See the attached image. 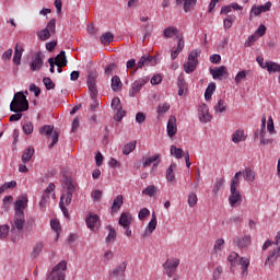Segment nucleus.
<instances>
[{"label":"nucleus","instance_id":"1","mask_svg":"<svg viewBox=\"0 0 280 280\" xmlns=\"http://www.w3.org/2000/svg\"><path fill=\"white\" fill-rule=\"evenodd\" d=\"M240 176H242V171L236 172L231 179L229 196V202L231 207H236L237 203L242 202V192L237 190V187H240Z\"/></svg>","mask_w":280,"mask_h":280},{"label":"nucleus","instance_id":"2","mask_svg":"<svg viewBox=\"0 0 280 280\" xmlns=\"http://www.w3.org/2000/svg\"><path fill=\"white\" fill-rule=\"evenodd\" d=\"M30 109V102L23 92H18L10 104L11 113H25Z\"/></svg>","mask_w":280,"mask_h":280},{"label":"nucleus","instance_id":"3","mask_svg":"<svg viewBox=\"0 0 280 280\" xmlns=\"http://www.w3.org/2000/svg\"><path fill=\"white\" fill-rule=\"evenodd\" d=\"M62 187L66 189V194H62L60 198L65 199L66 207H68V205H71V200H73V194H75L78 184L70 177H66Z\"/></svg>","mask_w":280,"mask_h":280},{"label":"nucleus","instance_id":"4","mask_svg":"<svg viewBox=\"0 0 280 280\" xmlns=\"http://www.w3.org/2000/svg\"><path fill=\"white\" fill-rule=\"evenodd\" d=\"M67 270V260H61L56 265L48 275L47 280H65Z\"/></svg>","mask_w":280,"mask_h":280},{"label":"nucleus","instance_id":"5","mask_svg":"<svg viewBox=\"0 0 280 280\" xmlns=\"http://www.w3.org/2000/svg\"><path fill=\"white\" fill-rule=\"evenodd\" d=\"M201 54L199 49H194L188 55V61L184 63L185 73H194L198 67V55Z\"/></svg>","mask_w":280,"mask_h":280},{"label":"nucleus","instance_id":"6","mask_svg":"<svg viewBox=\"0 0 280 280\" xmlns=\"http://www.w3.org/2000/svg\"><path fill=\"white\" fill-rule=\"evenodd\" d=\"M25 226V214H14L11 221V233H22Z\"/></svg>","mask_w":280,"mask_h":280},{"label":"nucleus","instance_id":"7","mask_svg":"<svg viewBox=\"0 0 280 280\" xmlns=\"http://www.w3.org/2000/svg\"><path fill=\"white\" fill-rule=\"evenodd\" d=\"M148 82H150V78H148V77H142V78L136 80L131 84V88L129 90V96L135 97V95L139 94L141 92V89H143V86H145V84H148Z\"/></svg>","mask_w":280,"mask_h":280},{"label":"nucleus","instance_id":"8","mask_svg":"<svg viewBox=\"0 0 280 280\" xmlns=\"http://www.w3.org/2000/svg\"><path fill=\"white\" fill-rule=\"evenodd\" d=\"M198 119L200 124H210V121L213 119V116L211 115V113H209V106L205 103L199 105Z\"/></svg>","mask_w":280,"mask_h":280},{"label":"nucleus","instance_id":"9","mask_svg":"<svg viewBox=\"0 0 280 280\" xmlns=\"http://www.w3.org/2000/svg\"><path fill=\"white\" fill-rule=\"evenodd\" d=\"M178 266H180V259L178 258L167 259L165 261L163 268L166 270V275L170 279L174 277V272H176V268H178Z\"/></svg>","mask_w":280,"mask_h":280},{"label":"nucleus","instance_id":"10","mask_svg":"<svg viewBox=\"0 0 280 280\" xmlns=\"http://www.w3.org/2000/svg\"><path fill=\"white\" fill-rule=\"evenodd\" d=\"M27 202L28 200L26 195L19 196L14 203L15 214L25 215L24 211L27 209Z\"/></svg>","mask_w":280,"mask_h":280},{"label":"nucleus","instance_id":"11","mask_svg":"<svg viewBox=\"0 0 280 280\" xmlns=\"http://www.w3.org/2000/svg\"><path fill=\"white\" fill-rule=\"evenodd\" d=\"M112 108L116 112L114 119H116V121H121L126 115V110L121 107V100H119V97H114L112 100Z\"/></svg>","mask_w":280,"mask_h":280},{"label":"nucleus","instance_id":"12","mask_svg":"<svg viewBox=\"0 0 280 280\" xmlns=\"http://www.w3.org/2000/svg\"><path fill=\"white\" fill-rule=\"evenodd\" d=\"M270 8H272V2L268 1L264 5L254 4L249 11V19L253 16H259L264 12H270Z\"/></svg>","mask_w":280,"mask_h":280},{"label":"nucleus","instance_id":"13","mask_svg":"<svg viewBox=\"0 0 280 280\" xmlns=\"http://www.w3.org/2000/svg\"><path fill=\"white\" fill-rule=\"evenodd\" d=\"M86 226L90 231H97L100 229V215L89 213L85 218Z\"/></svg>","mask_w":280,"mask_h":280},{"label":"nucleus","instance_id":"14","mask_svg":"<svg viewBox=\"0 0 280 280\" xmlns=\"http://www.w3.org/2000/svg\"><path fill=\"white\" fill-rule=\"evenodd\" d=\"M138 69H143V67H154L156 65V56H142L138 61Z\"/></svg>","mask_w":280,"mask_h":280},{"label":"nucleus","instance_id":"15","mask_svg":"<svg viewBox=\"0 0 280 280\" xmlns=\"http://www.w3.org/2000/svg\"><path fill=\"white\" fill-rule=\"evenodd\" d=\"M97 82L95 74L91 73L88 75V88L90 91V95L92 100H95L97 97Z\"/></svg>","mask_w":280,"mask_h":280},{"label":"nucleus","instance_id":"16","mask_svg":"<svg viewBox=\"0 0 280 280\" xmlns=\"http://www.w3.org/2000/svg\"><path fill=\"white\" fill-rule=\"evenodd\" d=\"M210 75H212L213 80H222L224 75H229V70L225 66L215 67L210 69Z\"/></svg>","mask_w":280,"mask_h":280},{"label":"nucleus","instance_id":"17","mask_svg":"<svg viewBox=\"0 0 280 280\" xmlns=\"http://www.w3.org/2000/svg\"><path fill=\"white\" fill-rule=\"evenodd\" d=\"M31 71H40L43 69V56L40 52H37L32 61L30 62Z\"/></svg>","mask_w":280,"mask_h":280},{"label":"nucleus","instance_id":"18","mask_svg":"<svg viewBox=\"0 0 280 280\" xmlns=\"http://www.w3.org/2000/svg\"><path fill=\"white\" fill-rule=\"evenodd\" d=\"M166 132L168 137H174V135L178 132V127L176 126V116H170L166 125Z\"/></svg>","mask_w":280,"mask_h":280},{"label":"nucleus","instance_id":"19","mask_svg":"<svg viewBox=\"0 0 280 280\" xmlns=\"http://www.w3.org/2000/svg\"><path fill=\"white\" fill-rule=\"evenodd\" d=\"M118 224L122 226V229H130V224H132V214H130V212H122Z\"/></svg>","mask_w":280,"mask_h":280},{"label":"nucleus","instance_id":"20","mask_svg":"<svg viewBox=\"0 0 280 280\" xmlns=\"http://www.w3.org/2000/svg\"><path fill=\"white\" fill-rule=\"evenodd\" d=\"M156 213H152L151 220L147 226V229L143 232V237H150V235H152L153 231H156Z\"/></svg>","mask_w":280,"mask_h":280},{"label":"nucleus","instance_id":"21","mask_svg":"<svg viewBox=\"0 0 280 280\" xmlns=\"http://www.w3.org/2000/svg\"><path fill=\"white\" fill-rule=\"evenodd\" d=\"M152 163H153V167H158L159 163H161V154H155L150 158H145L142 163V167H150Z\"/></svg>","mask_w":280,"mask_h":280},{"label":"nucleus","instance_id":"22","mask_svg":"<svg viewBox=\"0 0 280 280\" xmlns=\"http://www.w3.org/2000/svg\"><path fill=\"white\" fill-rule=\"evenodd\" d=\"M235 244L238 248H248L252 244L250 235H244L235 238Z\"/></svg>","mask_w":280,"mask_h":280},{"label":"nucleus","instance_id":"23","mask_svg":"<svg viewBox=\"0 0 280 280\" xmlns=\"http://www.w3.org/2000/svg\"><path fill=\"white\" fill-rule=\"evenodd\" d=\"M248 138V135L244 131V129H237L232 135L233 143H242L245 139Z\"/></svg>","mask_w":280,"mask_h":280},{"label":"nucleus","instance_id":"24","mask_svg":"<svg viewBox=\"0 0 280 280\" xmlns=\"http://www.w3.org/2000/svg\"><path fill=\"white\" fill-rule=\"evenodd\" d=\"M280 257V245L277 247V249H273L267 257L265 261V266H271V264H275L277 259Z\"/></svg>","mask_w":280,"mask_h":280},{"label":"nucleus","instance_id":"25","mask_svg":"<svg viewBox=\"0 0 280 280\" xmlns=\"http://www.w3.org/2000/svg\"><path fill=\"white\" fill-rule=\"evenodd\" d=\"M23 51H25L23 46L16 44L15 48H14V56H13L14 65H16V66L21 65V58H23Z\"/></svg>","mask_w":280,"mask_h":280},{"label":"nucleus","instance_id":"26","mask_svg":"<svg viewBox=\"0 0 280 280\" xmlns=\"http://www.w3.org/2000/svg\"><path fill=\"white\" fill-rule=\"evenodd\" d=\"M56 67H67V55L65 50H61L56 58H54Z\"/></svg>","mask_w":280,"mask_h":280},{"label":"nucleus","instance_id":"27","mask_svg":"<svg viewBox=\"0 0 280 280\" xmlns=\"http://www.w3.org/2000/svg\"><path fill=\"white\" fill-rule=\"evenodd\" d=\"M184 48H185V40H183V38H179L177 43V47L172 48V51H171L172 60H176V58H178V54H180V51H183Z\"/></svg>","mask_w":280,"mask_h":280},{"label":"nucleus","instance_id":"28","mask_svg":"<svg viewBox=\"0 0 280 280\" xmlns=\"http://www.w3.org/2000/svg\"><path fill=\"white\" fill-rule=\"evenodd\" d=\"M35 150L34 147H28L27 149L24 150L23 154H22V163L26 164L30 163L32 161V156H34L35 154Z\"/></svg>","mask_w":280,"mask_h":280},{"label":"nucleus","instance_id":"29","mask_svg":"<svg viewBox=\"0 0 280 280\" xmlns=\"http://www.w3.org/2000/svg\"><path fill=\"white\" fill-rule=\"evenodd\" d=\"M126 268H128V262L122 261L113 269L112 273L114 277H121L126 272Z\"/></svg>","mask_w":280,"mask_h":280},{"label":"nucleus","instance_id":"30","mask_svg":"<svg viewBox=\"0 0 280 280\" xmlns=\"http://www.w3.org/2000/svg\"><path fill=\"white\" fill-rule=\"evenodd\" d=\"M238 264L241 266L242 276L246 277V275H248V267L250 266V259L246 257H241Z\"/></svg>","mask_w":280,"mask_h":280},{"label":"nucleus","instance_id":"31","mask_svg":"<svg viewBox=\"0 0 280 280\" xmlns=\"http://www.w3.org/2000/svg\"><path fill=\"white\" fill-rule=\"evenodd\" d=\"M174 170H176V163H172L166 170V180L168 183H176V175L174 174Z\"/></svg>","mask_w":280,"mask_h":280},{"label":"nucleus","instance_id":"32","mask_svg":"<svg viewBox=\"0 0 280 280\" xmlns=\"http://www.w3.org/2000/svg\"><path fill=\"white\" fill-rule=\"evenodd\" d=\"M268 73H280V65L275 61H266L265 66Z\"/></svg>","mask_w":280,"mask_h":280},{"label":"nucleus","instance_id":"33","mask_svg":"<svg viewBox=\"0 0 280 280\" xmlns=\"http://www.w3.org/2000/svg\"><path fill=\"white\" fill-rule=\"evenodd\" d=\"M136 149H137V140H133L125 144V147L122 148V154L125 156H128V154L135 152Z\"/></svg>","mask_w":280,"mask_h":280},{"label":"nucleus","instance_id":"34","mask_svg":"<svg viewBox=\"0 0 280 280\" xmlns=\"http://www.w3.org/2000/svg\"><path fill=\"white\" fill-rule=\"evenodd\" d=\"M170 108H172V105H170V103H160L156 108L158 117H163L164 114L170 110Z\"/></svg>","mask_w":280,"mask_h":280},{"label":"nucleus","instance_id":"35","mask_svg":"<svg viewBox=\"0 0 280 280\" xmlns=\"http://www.w3.org/2000/svg\"><path fill=\"white\" fill-rule=\"evenodd\" d=\"M112 91H114L115 93H117V91H121V79H119V77L115 75L112 78Z\"/></svg>","mask_w":280,"mask_h":280},{"label":"nucleus","instance_id":"36","mask_svg":"<svg viewBox=\"0 0 280 280\" xmlns=\"http://www.w3.org/2000/svg\"><path fill=\"white\" fill-rule=\"evenodd\" d=\"M215 92V83L211 82L208 84L206 91H205V100L206 102H209L211 100L213 93Z\"/></svg>","mask_w":280,"mask_h":280},{"label":"nucleus","instance_id":"37","mask_svg":"<svg viewBox=\"0 0 280 280\" xmlns=\"http://www.w3.org/2000/svg\"><path fill=\"white\" fill-rule=\"evenodd\" d=\"M55 189H56V184L49 183L45 192L42 196V201L39 202V205H43L45 202V200H47V198H49V194H51V191H55Z\"/></svg>","mask_w":280,"mask_h":280},{"label":"nucleus","instance_id":"38","mask_svg":"<svg viewBox=\"0 0 280 280\" xmlns=\"http://www.w3.org/2000/svg\"><path fill=\"white\" fill-rule=\"evenodd\" d=\"M171 156H174L177 160L183 159V155L185 154V151L183 149L177 148L176 145H171Z\"/></svg>","mask_w":280,"mask_h":280},{"label":"nucleus","instance_id":"39","mask_svg":"<svg viewBox=\"0 0 280 280\" xmlns=\"http://www.w3.org/2000/svg\"><path fill=\"white\" fill-rule=\"evenodd\" d=\"M158 191H159V188L156 186L150 185L142 190V194L144 196H149L150 198H152V197L156 196Z\"/></svg>","mask_w":280,"mask_h":280},{"label":"nucleus","instance_id":"40","mask_svg":"<svg viewBox=\"0 0 280 280\" xmlns=\"http://www.w3.org/2000/svg\"><path fill=\"white\" fill-rule=\"evenodd\" d=\"M107 229L109 232L105 238V242H107V244H110V243L115 242V240H117V232L110 225H108Z\"/></svg>","mask_w":280,"mask_h":280},{"label":"nucleus","instance_id":"41","mask_svg":"<svg viewBox=\"0 0 280 280\" xmlns=\"http://www.w3.org/2000/svg\"><path fill=\"white\" fill-rule=\"evenodd\" d=\"M121 205H124V196L118 195L112 205V211H118V209H121Z\"/></svg>","mask_w":280,"mask_h":280},{"label":"nucleus","instance_id":"42","mask_svg":"<svg viewBox=\"0 0 280 280\" xmlns=\"http://www.w3.org/2000/svg\"><path fill=\"white\" fill-rule=\"evenodd\" d=\"M214 112L222 115V113H226V102L224 100H219L214 105Z\"/></svg>","mask_w":280,"mask_h":280},{"label":"nucleus","instance_id":"43","mask_svg":"<svg viewBox=\"0 0 280 280\" xmlns=\"http://www.w3.org/2000/svg\"><path fill=\"white\" fill-rule=\"evenodd\" d=\"M52 132H54V126L51 125H45L42 128H39V135H44V137H51Z\"/></svg>","mask_w":280,"mask_h":280},{"label":"nucleus","instance_id":"44","mask_svg":"<svg viewBox=\"0 0 280 280\" xmlns=\"http://www.w3.org/2000/svg\"><path fill=\"white\" fill-rule=\"evenodd\" d=\"M37 38H39V40H49V38H51V33L46 28H43L37 32Z\"/></svg>","mask_w":280,"mask_h":280},{"label":"nucleus","instance_id":"45","mask_svg":"<svg viewBox=\"0 0 280 280\" xmlns=\"http://www.w3.org/2000/svg\"><path fill=\"white\" fill-rule=\"evenodd\" d=\"M243 174H244L245 180H248V183L255 182V171L250 168H245Z\"/></svg>","mask_w":280,"mask_h":280},{"label":"nucleus","instance_id":"46","mask_svg":"<svg viewBox=\"0 0 280 280\" xmlns=\"http://www.w3.org/2000/svg\"><path fill=\"white\" fill-rule=\"evenodd\" d=\"M114 38L115 37L112 35V33L107 32L101 36V43L102 45H110Z\"/></svg>","mask_w":280,"mask_h":280},{"label":"nucleus","instance_id":"47","mask_svg":"<svg viewBox=\"0 0 280 280\" xmlns=\"http://www.w3.org/2000/svg\"><path fill=\"white\" fill-rule=\"evenodd\" d=\"M223 186H224V178H218L212 188V194L217 196V194L220 191V189H222Z\"/></svg>","mask_w":280,"mask_h":280},{"label":"nucleus","instance_id":"48","mask_svg":"<svg viewBox=\"0 0 280 280\" xmlns=\"http://www.w3.org/2000/svg\"><path fill=\"white\" fill-rule=\"evenodd\" d=\"M240 259V254L232 252L229 256H228V261H230V266L234 267L237 266V260Z\"/></svg>","mask_w":280,"mask_h":280},{"label":"nucleus","instance_id":"49","mask_svg":"<svg viewBox=\"0 0 280 280\" xmlns=\"http://www.w3.org/2000/svg\"><path fill=\"white\" fill-rule=\"evenodd\" d=\"M176 34H178V30H176L174 26H168L164 30L165 38H172V36H176Z\"/></svg>","mask_w":280,"mask_h":280},{"label":"nucleus","instance_id":"50","mask_svg":"<svg viewBox=\"0 0 280 280\" xmlns=\"http://www.w3.org/2000/svg\"><path fill=\"white\" fill-rule=\"evenodd\" d=\"M233 21H235V15H229L223 20L224 30H231L233 27Z\"/></svg>","mask_w":280,"mask_h":280},{"label":"nucleus","instance_id":"51","mask_svg":"<svg viewBox=\"0 0 280 280\" xmlns=\"http://www.w3.org/2000/svg\"><path fill=\"white\" fill-rule=\"evenodd\" d=\"M10 235V225H0V240H5Z\"/></svg>","mask_w":280,"mask_h":280},{"label":"nucleus","instance_id":"52","mask_svg":"<svg viewBox=\"0 0 280 280\" xmlns=\"http://www.w3.org/2000/svg\"><path fill=\"white\" fill-rule=\"evenodd\" d=\"M267 130L270 135H277V131L275 130V120L272 119V116L268 117Z\"/></svg>","mask_w":280,"mask_h":280},{"label":"nucleus","instance_id":"53","mask_svg":"<svg viewBox=\"0 0 280 280\" xmlns=\"http://www.w3.org/2000/svg\"><path fill=\"white\" fill-rule=\"evenodd\" d=\"M195 205H198V195H196V192H190L188 195V206L194 208Z\"/></svg>","mask_w":280,"mask_h":280},{"label":"nucleus","instance_id":"54","mask_svg":"<svg viewBox=\"0 0 280 280\" xmlns=\"http://www.w3.org/2000/svg\"><path fill=\"white\" fill-rule=\"evenodd\" d=\"M222 248H224V238H218L213 246L214 253H221Z\"/></svg>","mask_w":280,"mask_h":280},{"label":"nucleus","instance_id":"55","mask_svg":"<svg viewBox=\"0 0 280 280\" xmlns=\"http://www.w3.org/2000/svg\"><path fill=\"white\" fill-rule=\"evenodd\" d=\"M44 245L42 242H37L33 247V257H38L43 253Z\"/></svg>","mask_w":280,"mask_h":280},{"label":"nucleus","instance_id":"56","mask_svg":"<svg viewBox=\"0 0 280 280\" xmlns=\"http://www.w3.org/2000/svg\"><path fill=\"white\" fill-rule=\"evenodd\" d=\"M45 30L50 34H56V19H51L47 24Z\"/></svg>","mask_w":280,"mask_h":280},{"label":"nucleus","instance_id":"57","mask_svg":"<svg viewBox=\"0 0 280 280\" xmlns=\"http://www.w3.org/2000/svg\"><path fill=\"white\" fill-rule=\"evenodd\" d=\"M43 83L45 84L47 91L56 89V84L54 83V81H51L49 77L44 78Z\"/></svg>","mask_w":280,"mask_h":280},{"label":"nucleus","instance_id":"58","mask_svg":"<svg viewBox=\"0 0 280 280\" xmlns=\"http://www.w3.org/2000/svg\"><path fill=\"white\" fill-rule=\"evenodd\" d=\"M113 257H115V254L113 253V250L105 252L102 256L103 264H108V261H110Z\"/></svg>","mask_w":280,"mask_h":280},{"label":"nucleus","instance_id":"59","mask_svg":"<svg viewBox=\"0 0 280 280\" xmlns=\"http://www.w3.org/2000/svg\"><path fill=\"white\" fill-rule=\"evenodd\" d=\"M22 130L24 135H32V132H34V125L28 121L23 125Z\"/></svg>","mask_w":280,"mask_h":280},{"label":"nucleus","instance_id":"60","mask_svg":"<svg viewBox=\"0 0 280 280\" xmlns=\"http://www.w3.org/2000/svg\"><path fill=\"white\" fill-rule=\"evenodd\" d=\"M198 0H184V11L189 12Z\"/></svg>","mask_w":280,"mask_h":280},{"label":"nucleus","instance_id":"61","mask_svg":"<svg viewBox=\"0 0 280 280\" xmlns=\"http://www.w3.org/2000/svg\"><path fill=\"white\" fill-rule=\"evenodd\" d=\"M50 226H51L52 231H56L57 240H58V235L60 234V222H58V220H51Z\"/></svg>","mask_w":280,"mask_h":280},{"label":"nucleus","instance_id":"62","mask_svg":"<svg viewBox=\"0 0 280 280\" xmlns=\"http://www.w3.org/2000/svg\"><path fill=\"white\" fill-rule=\"evenodd\" d=\"M236 84H240V82H242V80H246V70H242L240 71L235 78H234Z\"/></svg>","mask_w":280,"mask_h":280},{"label":"nucleus","instance_id":"63","mask_svg":"<svg viewBox=\"0 0 280 280\" xmlns=\"http://www.w3.org/2000/svg\"><path fill=\"white\" fill-rule=\"evenodd\" d=\"M12 54H13L12 48H9L7 51H4V52L2 54V60H3L4 62H8V61L12 60Z\"/></svg>","mask_w":280,"mask_h":280},{"label":"nucleus","instance_id":"64","mask_svg":"<svg viewBox=\"0 0 280 280\" xmlns=\"http://www.w3.org/2000/svg\"><path fill=\"white\" fill-rule=\"evenodd\" d=\"M148 215H150V210L148 208H142L138 213L139 220H145Z\"/></svg>","mask_w":280,"mask_h":280}]
</instances>
